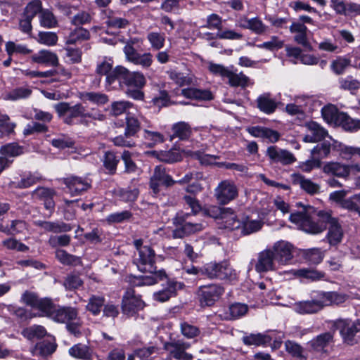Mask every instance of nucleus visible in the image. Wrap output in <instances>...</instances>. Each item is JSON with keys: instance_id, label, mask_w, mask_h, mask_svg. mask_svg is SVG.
Returning a JSON list of instances; mask_svg holds the SVG:
<instances>
[{"instance_id": "1", "label": "nucleus", "mask_w": 360, "mask_h": 360, "mask_svg": "<svg viewBox=\"0 0 360 360\" xmlns=\"http://www.w3.org/2000/svg\"><path fill=\"white\" fill-rule=\"evenodd\" d=\"M312 210L309 207L304 208V212H297L289 216V220L298 229L306 233L317 234L328 228L327 239L331 245H336L342 241L343 231L338 219L331 216L328 212L319 211L318 219H311L309 213Z\"/></svg>"}, {"instance_id": "2", "label": "nucleus", "mask_w": 360, "mask_h": 360, "mask_svg": "<svg viewBox=\"0 0 360 360\" xmlns=\"http://www.w3.org/2000/svg\"><path fill=\"white\" fill-rule=\"evenodd\" d=\"M134 244L137 250V254H135L134 257V264L139 271L151 274L135 278L133 281L134 285L137 286L151 285L160 280H162L166 274L163 270H156L154 250L148 245H143L142 240L140 239L134 240Z\"/></svg>"}, {"instance_id": "3", "label": "nucleus", "mask_w": 360, "mask_h": 360, "mask_svg": "<svg viewBox=\"0 0 360 360\" xmlns=\"http://www.w3.org/2000/svg\"><path fill=\"white\" fill-rule=\"evenodd\" d=\"M208 69L214 75L228 79V83L233 87L245 88L252 84L250 79L242 72H238L233 66L225 67L220 64L210 63Z\"/></svg>"}, {"instance_id": "4", "label": "nucleus", "mask_w": 360, "mask_h": 360, "mask_svg": "<svg viewBox=\"0 0 360 360\" xmlns=\"http://www.w3.org/2000/svg\"><path fill=\"white\" fill-rule=\"evenodd\" d=\"M52 319L62 323H66L68 330L75 335L81 333L82 321L78 316V311L71 307H58L52 315Z\"/></svg>"}, {"instance_id": "5", "label": "nucleus", "mask_w": 360, "mask_h": 360, "mask_svg": "<svg viewBox=\"0 0 360 360\" xmlns=\"http://www.w3.org/2000/svg\"><path fill=\"white\" fill-rule=\"evenodd\" d=\"M203 273L210 278L233 281L237 278L236 271L226 262L208 264L205 266Z\"/></svg>"}, {"instance_id": "6", "label": "nucleus", "mask_w": 360, "mask_h": 360, "mask_svg": "<svg viewBox=\"0 0 360 360\" xmlns=\"http://www.w3.org/2000/svg\"><path fill=\"white\" fill-rule=\"evenodd\" d=\"M323 120L330 126H341L346 131L360 129V120L350 117L348 114H322Z\"/></svg>"}, {"instance_id": "7", "label": "nucleus", "mask_w": 360, "mask_h": 360, "mask_svg": "<svg viewBox=\"0 0 360 360\" xmlns=\"http://www.w3.org/2000/svg\"><path fill=\"white\" fill-rule=\"evenodd\" d=\"M224 293V288L220 285L212 284L200 287L198 295L201 305L210 307L218 301Z\"/></svg>"}, {"instance_id": "8", "label": "nucleus", "mask_w": 360, "mask_h": 360, "mask_svg": "<svg viewBox=\"0 0 360 360\" xmlns=\"http://www.w3.org/2000/svg\"><path fill=\"white\" fill-rule=\"evenodd\" d=\"M145 304L139 295H136L131 288L127 289L124 292L122 302V310L123 314L131 316L139 310L143 309Z\"/></svg>"}, {"instance_id": "9", "label": "nucleus", "mask_w": 360, "mask_h": 360, "mask_svg": "<svg viewBox=\"0 0 360 360\" xmlns=\"http://www.w3.org/2000/svg\"><path fill=\"white\" fill-rule=\"evenodd\" d=\"M238 195V188L236 184L229 180L221 181L214 189V197L221 205L228 204Z\"/></svg>"}, {"instance_id": "10", "label": "nucleus", "mask_w": 360, "mask_h": 360, "mask_svg": "<svg viewBox=\"0 0 360 360\" xmlns=\"http://www.w3.org/2000/svg\"><path fill=\"white\" fill-rule=\"evenodd\" d=\"M190 347V343L183 340H172L164 344V349L169 352V356H172L177 360L193 359V356L186 352Z\"/></svg>"}, {"instance_id": "11", "label": "nucleus", "mask_w": 360, "mask_h": 360, "mask_svg": "<svg viewBox=\"0 0 360 360\" xmlns=\"http://www.w3.org/2000/svg\"><path fill=\"white\" fill-rule=\"evenodd\" d=\"M335 327L340 331L344 341L348 344H353L356 334L360 332L359 321L338 320L335 323Z\"/></svg>"}, {"instance_id": "12", "label": "nucleus", "mask_w": 360, "mask_h": 360, "mask_svg": "<svg viewBox=\"0 0 360 360\" xmlns=\"http://www.w3.org/2000/svg\"><path fill=\"white\" fill-rule=\"evenodd\" d=\"M271 249L275 254L276 262L279 264H288L293 257V246L287 241H278Z\"/></svg>"}, {"instance_id": "13", "label": "nucleus", "mask_w": 360, "mask_h": 360, "mask_svg": "<svg viewBox=\"0 0 360 360\" xmlns=\"http://www.w3.org/2000/svg\"><path fill=\"white\" fill-rule=\"evenodd\" d=\"M174 224L181 226V228H177L172 231V236L174 238H181L188 234L200 231L204 228L202 224L184 221V219L179 215L174 219Z\"/></svg>"}, {"instance_id": "14", "label": "nucleus", "mask_w": 360, "mask_h": 360, "mask_svg": "<svg viewBox=\"0 0 360 360\" xmlns=\"http://www.w3.org/2000/svg\"><path fill=\"white\" fill-rule=\"evenodd\" d=\"M126 60L134 65H140L143 69L149 68L153 62V55L149 53H140L136 49L127 47L125 50Z\"/></svg>"}, {"instance_id": "15", "label": "nucleus", "mask_w": 360, "mask_h": 360, "mask_svg": "<svg viewBox=\"0 0 360 360\" xmlns=\"http://www.w3.org/2000/svg\"><path fill=\"white\" fill-rule=\"evenodd\" d=\"M275 254L271 248L264 250L257 256L255 270L259 273L275 270Z\"/></svg>"}, {"instance_id": "16", "label": "nucleus", "mask_w": 360, "mask_h": 360, "mask_svg": "<svg viewBox=\"0 0 360 360\" xmlns=\"http://www.w3.org/2000/svg\"><path fill=\"white\" fill-rule=\"evenodd\" d=\"M217 218L220 221L219 224L224 229L234 230L240 229L242 225V222L230 208L219 209Z\"/></svg>"}, {"instance_id": "17", "label": "nucleus", "mask_w": 360, "mask_h": 360, "mask_svg": "<svg viewBox=\"0 0 360 360\" xmlns=\"http://www.w3.org/2000/svg\"><path fill=\"white\" fill-rule=\"evenodd\" d=\"M32 62L46 66L57 67L59 59L57 54L48 49H41L30 57Z\"/></svg>"}, {"instance_id": "18", "label": "nucleus", "mask_w": 360, "mask_h": 360, "mask_svg": "<svg viewBox=\"0 0 360 360\" xmlns=\"http://www.w3.org/2000/svg\"><path fill=\"white\" fill-rule=\"evenodd\" d=\"M266 154L273 162H280L283 165H290L296 160L292 153L276 146L269 147L266 150Z\"/></svg>"}, {"instance_id": "19", "label": "nucleus", "mask_w": 360, "mask_h": 360, "mask_svg": "<svg viewBox=\"0 0 360 360\" xmlns=\"http://www.w3.org/2000/svg\"><path fill=\"white\" fill-rule=\"evenodd\" d=\"M63 183L68 188L71 195H81L90 188V183L86 179L78 176H70L64 179Z\"/></svg>"}, {"instance_id": "20", "label": "nucleus", "mask_w": 360, "mask_h": 360, "mask_svg": "<svg viewBox=\"0 0 360 360\" xmlns=\"http://www.w3.org/2000/svg\"><path fill=\"white\" fill-rule=\"evenodd\" d=\"M334 333L326 332L317 335L308 342L309 347L315 352H326L327 347L333 343Z\"/></svg>"}, {"instance_id": "21", "label": "nucleus", "mask_w": 360, "mask_h": 360, "mask_svg": "<svg viewBox=\"0 0 360 360\" xmlns=\"http://www.w3.org/2000/svg\"><path fill=\"white\" fill-rule=\"evenodd\" d=\"M35 119L42 121L43 123L32 122L27 124L23 130V134L25 136L46 131L47 130V127L44 123L50 122L52 119V116L51 114H36Z\"/></svg>"}, {"instance_id": "22", "label": "nucleus", "mask_w": 360, "mask_h": 360, "mask_svg": "<svg viewBox=\"0 0 360 360\" xmlns=\"http://www.w3.org/2000/svg\"><path fill=\"white\" fill-rule=\"evenodd\" d=\"M240 21L241 27L250 30L258 35L265 34L269 30V26L265 25L262 20L257 16L251 18H244Z\"/></svg>"}, {"instance_id": "23", "label": "nucleus", "mask_w": 360, "mask_h": 360, "mask_svg": "<svg viewBox=\"0 0 360 360\" xmlns=\"http://www.w3.org/2000/svg\"><path fill=\"white\" fill-rule=\"evenodd\" d=\"M306 127L311 132V134L306 135L303 138V141L306 143L318 142L328 136V131L315 122L306 123Z\"/></svg>"}, {"instance_id": "24", "label": "nucleus", "mask_w": 360, "mask_h": 360, "mask_svg": "<svg viewBox=\"0 0 360 360\" xmlns=\"http://www.w3.org/2000/svg\"><path fill=\"white\" fill-rule=\"evenodd\" d=\"M323 172L338 177H347L350 173V165L338 162H328L323 165Z\"/></svg>"}, {"instance_id": "25", "label": "nucleus", "mask_w": 360, "mask_h": 360, "mask_svg": "<svg viewBox=\"0 0 360 360\" xmlns=\"http://www.w3.org/2000/svg\"><path fill=\"white\" fill-rule=\"evenodd\" d=\"M292 182L294 185L299 186L302 189L309 194H316L319 192L320 186L311 180L305 178L300 174L291 175Z\"/></svg>"}, {"instance_id": "26", "label": "nucleus", "mask_w": 360, "mask_h": 360, "mask_svg": "<svg viewBox=\"0 0 360 360\" xmlns=\"http://www.w3.org/2000/svg\"><path fill=\"white\" fill-rule=\"evenodd\" d=\"M258 108L264 112H274L280 102L273 98L270 93H264L257 99Z\"/></svg>"}, {"instance_id": "27", "label": "nucleus", "mask_w": 360, "mask_h": 360, "mask_svg": "<svg viewBox=\"0 0 360 360\" xmlns=\"http://www.w3.org/2000/svg\"><path fill=\"white\" fill-rule=\"evenodd\" d=\"M351 59L347 56H338L335 60L330 63L331 70L338 75H342L345 72V70L351 66ZM355 68H360V61L356 62L352 65Z\"/></svg>"}, {"instance_id": "28", "label": "nucleus", "mask_w": 360, "mask_h": 360, "mask_svg": "<svg viewBox=\"0 0 360 360\" xmlns=\"http://www.w3.org/2000/svg\"><path fill=\"white\" fill-rule=\"evenodd\" d=\"M146 84L143 74L139 71L131 72L127 68L123 84L127 87L143 88Z\"/></svg>"}, {"instance_id": "29", "label": "nucleus", "mask_w": 360, "mask_h": 360, "mask_svg": "<svg viewBox=\"0 0 360 360\" xmlns=\"http://www.w3.org/2000/svg\"><path fill=\"white\" fill-rule=\"evenodd\" d=\"M181 95L194 101H211L214 98L210 90L195 88L184 89L181 90Z\"/></svg>"}, {"instance_id": "30", "label": "nucleus", "mask_w": 360, "mask_h": 360, "mask_svg": "<svg viewBox=\"0 0 360 360\" xmlns=\"http://www.w3.org/2000/svg\"><path fill=\"white\" fill-rule=\"evenodd\" d=\"M178 288H181L180 283L169 282L166 287L153 293V299L160 302H166L170 297L175 296Z\"/></svg>"}, {"instance_id": "31", "label": "nucleus", "mask_w": 360, "mask_h": 360, "mask_svg": "<svg viewBox=\"0 0 360 360\" xmlns=\"http://www.w3.org/2000/svg\"><path fill=\"white\" fill-rule=\"evenodd\" d=\"M56 192L53 189L47 188H38L33 192V195L44 201V207L48 210H53L55 202L53 197Z\"/></svg>"}, {"instance_id": "32", "label": "nucleus", "mask_w": 360, "mask_h": 360, "mask_svg": "<svg viewBox=\"0 0 360 360\" xmlns=\"http://www.w3.org/2000/svg\"><path fill=\"white\" fill-rule=\"evenodd\" d=\"M34 224L39 227H41V229H44L46 231L53 232L56 233L68 232L72 229V227L70 224H65L64 222H53L37 220L34 221Z\"/></svg>"}, {"instance_id": "33", "label": "nucleus", "mask_w": 360, "mask_h": 360, "mask_svg": "<svg viewBox=\"0 0 360 360\" xmlns=\"http://www.w3.org/2000/svg\"><path fill=\"white\" fill-rule=\"evenodd\" d=\"M127 68L122 65H117L112 68L105 77V86L108 88L114 87L113 85L118 82L120 85L123 84Z\"/></svg>"}, {"instance_id": "34", "label": "nucleus", "mask_w": 360, "mask_h": 360, "mask_svg": "<svg viewBox=\"0 0 360 360\" xmlns=\"http://www.w3.org/2000/svg\"><path fill=\"white\" fill-rule=\"evenodd\" d=\"M248 311V306L242 303H234L229 306L227 311L220 314L221 319L226 320L236 319L244 316Z\"/></svg>"}, {"instance_id": "35", "label": "nucleus", "mask_w": 360, "mask_h": 360, "mask_svg": "<svg viewBox=\"0 0 360 360\" xmlns=\"http://www.w3.org/2000/svg\"><path fill=\"white\" fill-rule=\"evenodd\" d=\"M90 39V32L88 30L82 27H77L72 30L65 37V44H76L77 43L86 41Z\"/></svg>"}, {"instance_id": "36", "label": "nucleus", "mask_w": 360, "mask_h": 360, "mask_svg": "<svg viewBox=\"0 0 360 360\" xmlns=\"http://www.w3.org/2000/svg\"><path fill=\"white\" fill-rule=\"evenodd\" d=\"M291 274L298 278H302L311 281H316L324 278L325 274L314 269H300L292 270Z\"/></svg>"}, {"instance_id": "37", "label": "nucleus", "mask_w": 360, "mask_h": 360, "mask_svg": "<svg viewBox=\"0 0 360 360\" xmlns=\"http://www.w3.org/2000/svg\"><path fill=\"white\" fill-rule=\"evenodd\" d=\"M63 204L58 207L63 214V217L66 220H72L76 216V209L79 207V200H68L63 199Z\"/></svg>"}, {"instance_id": "38", "label": "nucleus", "mask_w": 360, "mask_h": 360, "mask_svg": "<svg viewBox=\"0 0 360 360\" xmlns=\"http://www.w3.org/2000/svg\"><path fill=\"white\" fill-rule=\"evenodd\" d=\"M70 356L83 360H91V351L89 347L82 344H77L69 349Z\"/></svg>"}, {"instance_id": "39", "label": "nucleus", "mask_w": 360, "mask_h": 360, "mask_svg": "<svg viewBox=\"0 0 360 360\" xmlns=\"http://www.w3.org/2000/svg\"><path fill=\"white\" fill-rule=\"evenodd\" d=\"M1 157L6 160H11L10 158L18 156L23 153L22 147L18 143H12L2 146L0 149ZM13 160H11V162Z\"/></svg>"}, {"instance_id": "40", "label": "nucleus", "mask_w": 360, "mask_h": 360, "mask_svg": "<svg viewBox=\"0 0 360 360\" xmlns=\"http://www.w3.org/2000/svg\"><path fill=\"white\" fill-rule=\"evenodd\" d=\"M105 299L103 297L92 295L89 299L86 309L94 316H97L100 314Z\"/></svg>"}, {"instance_id": "41", "label": "nucleus", "mask_w": 360, "mask_h": 360, "mask_svg": "<svg viewBox=\"0 0 360 360\" xmlns=\"http://www.w3.org/2000/svg\"><path fill=\"white\" fill-rule=\"evenodd\" d=\"M44 327L39 325H33L25 328L22 335L28 340H34L44 338L46 335Z\"/></svg>"}, {"instance_id": "42", "label": "nucleus", "mask_w": 360, "mask_h": 360, "mask_svg": "<svg viewBox=\"0 0 360 360\" xmlns=\"http://www.w3.org/2000/svg\"><path fill=\"white\" fill-rule=\"evenodd\" d=\"M292 309L295 312L300 314H314L319 311L311 299L295 302Z\"/></svg>"}, {"instance_id": "43", "label": "nucleus", "mask_w": 360, "mask_h": 360, "mask_svg": "<svg viewBox=\"0 0 360 360\" xmlns=\"http://www.w3.org/2000/svg\"><path fill=\"white\" fill-rule=\"evenodd\" d=\"M263 226V222L260 219H252L247 218L242 222L241 232L244 235H249L259 231Z\"/></svg>"}, {"instance_id": "44", "label": "nucleus", "mask_w": 360, "mask_h": 360, "mask_svg": "<svg viewBox=\"0 0 360 360\" xmlns=\"http://www.w3.org/2000/svg\"><path fill=\"white\" fill-rule=\"evenodd\" d=\"M331 144L328 141H323L317 144L311 151V155L321 162L326 158L330 153Z\"/></svg>"}, {"instance_id": "45", "label": "nucleus", "mask_w": 360, "mask_h": 360, "mask_svg": "<svg viewBox=\"0 0 360 360\" xmlns=\"http://www.w3.org/2000/svg\"><path fill=\"white\" fill-rule=\"evenodd\" d=\"M165 38V34L160 32H150L147 34V39L154 50H160L164 47Z\"/></svg>"}, {"instance_id": "46", "label": "nucleus", "mask_w": 360, "mask_h": 360, "mask_svg": "<svg viewBox=\"0 0 360 360\" xmlns=\"http://www.w3.org/2000/svg\"><path fill=\"white\" fill-rule=\"evenodd\" d=\"M173 137H177L181 140L188 139L191 135V129L188 124L184 122H178L173 125Z\"/></svg>"}, {"instance_id": "47", "label": "nucleus", "mask_w": 360, "mask_h": 360, "mask_svg": "<svg viewBox=\"0 0 360 360\" xmlns=\"http://www.w3.org/2000/svg\"><path fill=\"white\" fill-rule=\"evenodd\" d=\"M119 161L120 160L116 157L114 153L108 151L105 153L103 162L108 174H113L115 173Z\"/></svg>"}, {"instance_id": "48", "label": "nucleus", "mask_w": 360, "mask_h": 360, "mask_svg": "<svg viewBox=\"0 0 360 360\" xmlns=\"http://www.w3.org/2000/svg\"><path fill=\"white\" fill-rule=\"evenodd\" d=\"M32 94V90L27 87H19L6 93L4 98L6 100L16 101L28 98Z\"/></svg>"}, {"instance_id": "49", "label": "nucleus", "mask_w": 360, "mask_h": 360, "mask_svg": "<svg viewBox=\"0 0 360 360\" xmlns=\"http://www.w3.org/2000/svg\"><path fill=\"white\" fill-rule=\"evenodd\" d=\"M285 348L286 352L292 356L300 359H306V356L304 355V349L298 343L287 340L285 342Z\"/></svg>"}, {"instance_id": "50", "label": "nucleus", "mask_w": 360, "mask_h": 360, "mask_svg": "<svg viewBox=\"0 0 360 360\" xmlns=\"http://www.w3.org/2000/svg\"><path fill=\"white\" fill-rule=\"evenodd\" d=\"M169 78L179 86L191 85L193 83V75L176 71L170 72Z\"/></svg>"}, {"instance_id": "51", "label": "nucleus", "mask_w": 360, "mask_h": 360, "mask_svg": "<svg viewBox=\"0 0 360 360\" xmlns=\"http://www.w3.org/2000/svg\"><path fill=\"white\" fill-rule=\"evenodd\" d=\"M65 62L68 64H77L81 63L82 51L79 48L65 47Z\"/></svg>"}, {"instance_id": "52", "label": "nucleus", "mask_w": 360, "mask_h": 360, "mask_svg": "<svg viewBox=\"0 0 360 360\" xmlns=\"http://www.w3.org/2000/svg\"><path fill=\"white\" fill-rule=\"evenodd\" d=\"M113 60L110 57H104L101 61H98L96 68V73L101 76H105L110 73L113 68Z\"/></svg>"}, {"instance_id": "53", "label": "nucleus", "mask_w": 360, "mask_h": 360, "mask_svg": "<svg viewBox=\"0 0 360 360\" xmlns=\"http://www.w3.org/2000/svg\"><path fill=\"white\" fill-rule=\"evenodd\" d=\"M152 177L154 178V179L158 180L162 185H165L166 186H169L175 182L171 176L166 173L165 169L162 166L155 167Z\"/></svg>"}, {"instance_id": "54", "label": "nucleus", "mask_w": 360, "mask_h": 360, "mask_svg": "<svg viewBox=\"0 0 360 360\" xmlns=\"http://www.w3.org/2000/svg\"><path fill=\"white\" fill-rule=\"evenodd\" d=\"M40 25L46 28H53L57 25L58 21L54 15L49 10L41 11L39 15Z\"/></svg>"}, {"instance_id": "55", "label": "nucleus", "mask_w": 360, "mask_h": 360, "mask_svg": "<svg viewBox=\"0 0 360 360\" xmlns=\"http://www.w3.org/2000/svg\"><path fill=\"white\" fill-rule=\"evenodd\" d=\"M311 299L319 311L324 307L328 306V292H314L311 294Z\"/></svg>"}, {"instance_id": "56", "label": "nucleus", "mask_w": 360, "mask_h": 360, "mask_svg": "<svg viewBox=\"0 0 360 360\" xmlns=\"http://www.w3.org/2000/svg\"><path fill=\"white\" fill-rule=\"evenodd\" d=\"M343 208L356 212L360 217V193L347 198L343 202Z\"/></svg>"}, {"instance_id": "57", "label": "nucleus", "mask_w": 360, "mask_h": 360, "mask_svg": "<svg viewBox=\"0 0 360 360\" xmlns=\"http://www.w3.org/2000/svg\"><path fill=\"white\" fill-rule=\"evenodd\" d=\"M143 138L150 147H153L158 143H163L165 141L164 136L162 134L148 129H145L143 131Z\"/></svg>"}, {"instance_id": "58", "label": "nucleus", "mask_w": 360, "mask_h": 360, "mask_svg": "<svg viewBox=\"0 0 360 360\" xmlns=\"http://www.w3.org/2000/svg\"><path fill=\"white\" fill-rule=\"evenodd\" d=\"M58 36L55 32H40L38 34L37 41L48 46H52L57 44Z\"/></svg>"}, {"instance_id": "59", "label": "nucleus", "mask_w": 360, "mask_h": 360, "mask_svg": "<svg viewBox=\"0 0 360 360\" xmlns=\"http://www.w3.org/2000/svg\"><path fill=\"white\" fill-rule=\"evenodd\" d=\"M176 103V101H172L170 100V98L166 91H160L158 96H155L152 99L153 105L158 108L169 106Z\"/></svg>"}, {"instance_id": "60", "label": "nucleus", "mask_w": 360, "mask_h": 360, "mask_svg": "<svg viewBox=\"0 0 360 360\" xmlns=\"http://www.w3.org/2000/svg\"><path fill=\"white\" fill-rule=\"evenodd\" d=\"M270 340L269 336L262 334H252L243 338V342L247 345H261Z\"/></svg>"}, {"instance_id": "61", "label": "nucleus", "mask_w": 360, "mask_h": 360, "mask_svg": "<svg viewBox=\"0 0 360 360\" xmlns=\"http://www.w3.org/2000/svg\"><path fill=\"white\" fill-rule=\"evenodd\" d=\"M340 155L345 160L350 159L354 155H360V148L347 146L342 143L335 146Z\"/></svg>"}, {"instance_id": "62", "label": "nucleus", "mask_w": 360, "mask_h": 360, "mask_svg": "<svg viewBox=\"0 0 360 360\" xmlns=\"http://www.w3.org/2000/svg\"><path fill=\"white\" fill-rule=\"evenodd\" d=\"M318 49L320 51L328 53H340L341 49L338 44L330 39H324L318 44Z\"/></svg>"}, {"instance_id": "63", "label": "nucleus", "mask_w": 360, "mask_h": 360, "mask_svg": "<svg viewBox=\"0 0 360 360\" xmlns=\"http://www.w3.org/2000/svg\"><path fill=\"white\" fill-rule=\"evenodd\" d=\"M160 350V348L152 345L136 349L134 354L143 360H148L152 356L159 354Z\"/></svg>"}, {"instance_id": "64", "label": "nucleus", "mask_w": 360, "mask_h": 360, "mask_svg": "<svg viewBox=\"0 0 360 360\" xmlns=\"http://www.w3.org/2000/svg\"><path fill=\"white\" fill-rule=\"evenodd\" d=\"M39 11L41 12V2L39 0H33L25 8L23 15L33 19Z\"/></svg>"}]
</instances>
